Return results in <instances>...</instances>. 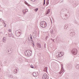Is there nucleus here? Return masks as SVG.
<instances>
[{"label": "nucleus", "mask_w": 79, "mask_h": 79, "mask_svg": "<svg viewBox=\"0 0 79 79\" xmlns=\"http://www.w3.org/2000/svg\"><path fill=\"white\" fill-rule=\"evenodd\" d=\"M25 54L26 56H31L32 55V51L28 49L25 51Z\"/></svg>", "instance_id": "nucleus-1"}, {"label": "nucleus", "mask_w": 79, "mask_h": 79, "mask_svg": "<svg viewBox=\"0 0 79 79\" xmlns=\"http://www.w3.org/2000/svg\"><path fill=\"white\" fill-rule=\"evenodd\" d=\"M60 16L61 18H62V19H67V18H68V15H65V14L61 13V12L60 13Z\"/></svg>", "instance_id": "nucleus-2"}, {"label": "nucleus", "mask_w": 79, "mask_h": 79, "mask_svg": "<svg viewBox=\"0 0 79 79\" xmlns=\"http://www.w3.org/2000/svg\"><path fill=\"white\" fill-rule=\"evenodd\" d=\"M71 52L72 54L74 55H76L77 53V50L75 48L73 49L71 51Z\"/></svg>", "instance_id": "nucleus-3"}, {"label": "nucleus", "mask_w": 79, "mask_h": 79, "mask_svg": "<svg viewBox=\"0 0 79 79\" xmlns=\"http://www.w3.org/2000/svg\"><path fill=\"white\" fill-rule=\"evenodd\" d=\"M21 35V31L20 30L17 31L15 32V35L17 37H19Z\"/></svg>", "instance_id": "nucleus-4"}, {"label": "nucleus", "mask_w": 79, "mask_h": 79, "mask_svg": "<svg viewBox=\"0 0 79 79\" xmlns=\"http://www.w3.org/2000/svg\"><path fill=\"white\" fill-rule=\"evenodd\" d=\"M73 4L74 7H76L79 5L78 2L77 1H73Z\"/></svg>", "instance_id": "nucleus-5"}, {"label": "nucleus", "mask_w": 79, "mask_h": 79, "mask_svg": "<svg viewBox=\"0 0 79 79\" xmlns=\"http://www.w3.org/2000/svg\"><path fill=\"white\" fill-rule=\"evenodd\" d=\"M70 31H71V32L70 34V36H71V37H74L75 35V33L74 32V31L72 30Z\"/></svg>", "instance_id": "nucleus-6"}, {"label": "nucleus", "mask_w": 79, "mask_h": 79, "mask_svg": "<svg viewBox=\"0 0 79 79\" xmlns=\"http://www.w3.org/2000/svg\"><path fill=\"white\" fill-rule=\"evenodd\" d=\"M48 76L46 74H44L43 76L42 79H48Z\"/></svg>", "instance_id": "nucleus-7"}, {"label": "nucleus", "mask_w": 79, "mask_h": 79, "mask_svg": "<svg viewBox=\"0 0 79 79\" xmlns=\"http://www.w3.org/2000/svg\"><path fill=\"white\" fill-rule=\"evenodd\" d=\"M63 71H64V69H63V67L62 66L60 72H59V74L61 75V76H62V75H63Z\"/></svg>", "instance_id": "nucleus-8"}, {"label": "nucleus", "mask_w": 79, "mask_h": 79, "mask_svg": "<svg viewBox=\"0 0 79 79\" xmlns=\"http://www.w3.org/2000/svg\"><path fill=\"white\" fill-rule=\"evenodd\" d=\"M41 26L42 27H43L44 28L46 27H47V23H46L45 24H41Z\"/></svg>", "instance_id": "nucleus-9"}, {"label": "nucleus", "mask_w": 79, "mask_h": 79, "mask_svg": "<svg viewBox=\"0 0 79 79\" xmlns=\"http://www.w3.org/2000/svg\"><path fill=\"white\" fill-rule=\"evenodd\" d=\"M33 75L34 77H37V72L34 73H33Z\"/></svg>", "instance_id": "nucleus-10"}, {"label": "nucleus", "mask_w": 79, "mask_h": 79, "mask_svg": "<svg viewBox=\"0 0 79 79\" xmlns=\"http://www.w3.org/2000/svg\"><path fill=\"white\" fill-rule=\"evenodd\" d=\"M27 43H29L30 42H31V40H30L29 37H28V38H27Z\"/></svg>", "instance_id": "nucleus-11"}, {"label": "nucleus", "mask_w": 79, "mask_h": 79, "mask_svg": "<svg viewBox=\"0 0 79 79\" xmlns=\"http://www.w3.org/2000/svg\"><path fill=\"white\" fill-rule=\"evenodd\" d=\"M37 46L38 48H41V47H42V46H41V44L39 43H38L37 44Z\"/></svg>", "instance_id": "nucleus-12"}, {"label": "nucleus", "mask_w": 79, "mask_h": 79, "mask_svg": "<svg viewBox=\"0 0 79 79\" xmlns=\"http://www.w3.org/2000/svg\"><path fill=\"white\" fill-rule=\"evenodd\" d=\"M50 10L48 9L46 13V15H48V14L50 13Z\"/></svg>", "instance_id": "nucleus-13"}, {"label": "nucleus", "mask_w": 79, "mask_h": 79, "mask_svg": "<svg viewBox=\"0 0 79 79\" xmlns=\"http://www.w3.org/2000/svg\"><path fill=\"white\" fill-rule=\"evenodd\" d=\"M46 23H46L44 21H43L41 22V23H40V25L41 24H46Z\"/></svg>", "instance_id": "nucleus-14"}, {"label": "nucleus", "mask_w": 79, "mask_h": 79, "mask_svg": "<svg viewBox=\"0 0 79 79\" xmlns=\"http://www.w3.org/2000/svg\"><path fill=\"white\" fill-rule=\"evenodd\" d=\"M14 74H16L17 73V72L18 71V70L17 69H14Z\"/></svg>", "instance_id": "nucleus-15"}, {"label": "nucleus", "mask_w": 79, "mask_h": 79, "mask_svg": "<svg viewBox=\"0 0 79 79\" xmlns=\"http://www.w3.org/2000/svg\"><path fill=\"white\" fill-rule=\"evenodd\" d=\"M47 69H48V68L47 67H45L44 69V71L47 72Z\"/></svg>", "instance_id": "nucleus-16"}, {"label": "nucleus", "mask_w": 79, "mask_h": 79, "mask_svg": "<svg viewBox=\"0 0 79 79\" xmlns=\"http://www.w3.org/2000/svg\"><path fill=\"white\" fill-rule=\"evenodd\" d=\"M32 45L33 47L35 46V44H34V42L33 41L32 42Z\"/></svg>", "instance_id": "nucleus-17"}, {"label": "nucleus", "mask_w": 79, "mask_h": 79, "mask_svg": "<svg viewBox=\"0 0 79 79\" xmlns=\"http://www.w3.org/2000/svg\"><path fill=\"white\" fill-rule=\"evenodd\" d=\"M76 68L78 69H79V64L77 65L76 66Z\"/></svg>", "instance_id": "nucleus-18"}, {"label": "nucleus", "mask_w": 79, "mask_h": 79, "mask_svg": "<svg viewBox=\"0 0 79 79\" xmlns=\"http://www.w3.org/2000/svg\"><path fill=\"white\" fill-rule=\"evenodd\" d=\"M78 76V74L77 72H75L74 74V76Z\"/></svg>", "instance_id": "nucleus-19"}, {"label": "nucleus", "mask_w": 79, "mask_h": 79, "mask_svg": "<svg viewBox=\"0 0 79 79\" xmlns=\"http://www.w3.org/2000/svg\"><path fill=\"white\" fill-rule=\"evenodd\" d=\"M47 3H46V6H47L48 5V4H49V0H47Z\"/></svg>", "instance_id": "nucleus-20"}, {"label": "nucleus", "mask_w": 79, "mask_h": 79, "mask_svg": "<svg viewBox=\"0 0 79 79\" xmlns=\"http://www.w3.org/2000/svg\"><path fill=\"white\" fill-rule=\"evenodd\" d=\"M25 4L27 5V6H29V4H28V3H27V2L26 1L25 2Z\"/></svg>", "instance_id": "nucleus-21"}, {"label": "nucleus", "mask_w": 79, "mask_h": 79, "mask_svg": "<svg viewBox=\"0 0 79 79\" xmlns=\"http://www.w3.org/2000/svg\"><path fill=\"white\" fill-rule=\"evenodd\" d=\"M51 33L52 35H53V34H54V32L53 31V30H52V31H51Z\"/></svg>", "instance_id": "nucleus-22"}, {"label": "nucleus", "mask_w": 79, "mask_h": 79, "mask_svg": "<svg viewBox=\"0 0 79 79\" xmlns=\"http://www.w3.org/2000/svg\"><path fill=\"white\" fill-rule=\"evenodd\" d=\"M2 40L4 42H6V41H5V37L2 39Z\"/></svg>", "instance_id": "nucleus-23"}, {"label": "nucleus", "mask_w": 79, "mask_h": 79, "mask_svg": "<svg viewBox=\"0 0 79 79\" xmlns=\"http://www.w3.org/2000/svg\"><path fill=\"white\" fill-rule=\"evenodd\" d=\"M38 10H39V8H37L35 9V11L36 12H37V11H38Z\"/></svg>", "instance_id": "nucleus-24"}, {"label": "nucleus", "mask_w": 79, "mask_h": 79, "mask_svg": "<svg viewBox=\"0 0 79 79\" xmlns=\"http://www.w3.org/2000/svg\"><path fill=\"white\" fill-rule=\"evenodd\" d=\"M45 0H44V3H43L44 6V5H45Z\"/></svg>", "instance_id": "nucleus-25"}, {"label": "nucleus", "mask_w": 79, "mask_h": 79, "mask_svg": "<svg viewBox=\"0 0 79 79\" xmlns=\"http://www.w3.org/2000/svg\"><path fill=\"white\" fill-rule=\"evenodd\" d=\"M30 39L32 38V35H30Z\"/></svg>", "instance_id": "nucleus-26"}, {"label": "nucleus", "mask_w": 79, "mask_h": 79, "mask_svg": "<svg viewBox=\"0 0 79 79\" xmlns=\"http://www.w3.org/2000/svg\"><path fill=\"white\" fill-rule=\"evenodd\" d=\"M30 67L31 68H34V66H33V65H30Z\"/></svg>", "instance_id": "nucleus-27"}, {"label": "nucleus", "mask_w": 79, "mask_h": 79, "mask_svg": "<svg viewBox=\"0 0 79 79\" xmlns=\"http://www.w3.org/2000/svg\"><path fill=\"white\" fill-rule=\"evenodd\" d=\"M10 77H11V78H13V75H10Z\"/></svg>", "instance_id": "nucleus-28"}, {"label": "nucleus", "mask_w": 79, "mask_h": 79, "mask_svg": "<svg viewBox=\"0 0 79 79\" xmlns=\"http://www.w3.org/2000/svg\"><path fill=\"white\" fill-rule=\"evenodd\" d=\"M60 56H58V55H57L56 56V57H57V58H59V57H60Z\"/></svg>", "instance_id": "nucleus-29"}, {"label": "nucleus", "mask_w": 79, "mask_h": 79, "mask_svg": "<svg viewBox=\"0 0 79 79\" xmlns=\"http://www.w3.org/2000/svg\"><path fill=\"white\" fill-rule=\"evenodd\" d=\"M24 11H26V12H27V11H28V10L27 9L25 10Z\"/></svg>", "instance_id": "nucleus-30"}, {"label": "nucleus", "mask_w": 79, "mask_h": 79, "mask_svg": "<svg viewBox=\"0 0 79 79\" xmlns=\"http://www.w3.org/2000/svg\"><path fill=\"white\" fill-rule=\"evenodd\" d=\"M65 29H66L67 27H66V26H64Z\"/></svg>", "instance_id": "nucleus-31"}, {"label": "nucleus", "mask_w": 79, "mask_h": 79, "mask_svg": "<svg viewBox=\"0 0 79 79\" xmlns=\"http://www.w3.org/2000/svg\"><path fill=\"white\" fill-rule=\"evenodd\" d=\"M48 36H47L46 38V40H47V38H48Z\"/></svg>", "instance_id": "nucleus-32"}, {"label": "nucleus", "mask_w": 79, "mask_h": 79, "mask_svg": "<svg viewBox=\"0 0 79 79\" xmlns=\"http://www.w3.org/2000/svg\"><path fill=\"white\" fill-rule=\"evenodd\" d=\"M9 32H11V30H9Z\"/></svg>", "instance_id": "nucleus-33"}, {"label": "nucleus", "mask_w": 79, "mask_h": 79, "mask_svg": "<svg viewBox=\"0 0 79 79\" xmlns=\"http://www.w3.org/2000/svg\"><path fill=\"white\" fill-rule=\"evenodd\" d=\"M30 39H31V41H33V40H32V39H31V38H30Z\"/></svg>", "instance_id": "nucleus-34"}, {"label": "nucleus", "mask_w": 79, "mask_h": 79, "mask_svg": "<svg viewBox=\"0 0 79 79\" xmlns=\"http://www.w3.org/2000/svg\"><path fill=\"white\" fill-rule=\"evenodd\" d=\"M31 0V1H32L33 2H35V0Z\"/></svg>", "instance_id": "nucleus-35"}, {"label": "nucleus", "mask_w": 79, "mask_h": 79, "mask_svg": "<svg viewBox=\"0 0 79 79\" xmlns=\"http://www.w3.org/2000/svg\"><path fill=\"white\" fill-rule=\"evenodd\" d=\"M69 66H70V67H71V68H72V66L71 65H69Z\"/></svg>", "instance_id": "nucleus-36"}, {"label": "nucleus", "mask_w": 79, "mask_h": 79, "mask_svg": "<svg viewBox=\"0 0 79 79\" xmlns=\"http://www.w3.org/2000/svg\"><path fill=\"white\" fill-rule=\"evenodd\" d=\"M53 42H55V41H54V40H52Z\"/></svg>", "instance_id": "nucleus-37"}, {"label": "nucleus", "mask_w": 79, "mask_h": 79, "mask_svg": "<svg viewBox=\"0 0 79 79\" xmlns=\"http://www.w3.org/2000/svg\"><path fill=\"white\" fill-rule=\"evenodd\" d=\"M6 24H5V26L4 27H6Z\"/></svg>", "instance_id": "nucleus-38"}, {"label": "nucleus", "mask_w": 79, "mask_h": 79, "mask_svg": "<svg viewBox=\"0 0 79 79\" xmlns=\"http://www.w3.org/2000/svg\"><path fill=\"white\" fill-rule=\"evenodd\" d=\"M51 40H53V39H52V38H51Z\"/></svg>", "instance_id": "nucleus-39"}, {"label": "nucleus", "mask_w": 79, "mask_h": 79, "mask_svg": "<svg viewBox=\"0 0 79 79\" xmlns=\"http://www.w3.org/2000/svg\"><path fill=\"white\" fill-rule=\"evenodd\" d=\"M60 54H58V56H60Z\"/></svg>", "instance_id": "nucleus-40"}, {"label": "nucleus", "mask_w": 79, "mask_h": 79, "mask_svg": "<svg viewBox=\"0 0 79 79\" xmlns=\"http://www.w3.org/2000/svg\"><path fill=\"white\" fill-rule=\"evenodd\" d=\"M4 24H5V23H4Z\"/></svg>", "instance_id": "nucleus-41"}, {"label": "nucleus", "mask_w": 79, "mask_h": 79, "mask_svg": "<svg viewBox=\"0 0 79 79\" xmlns=\"http://www.w3.org/2000/svg\"><path fill=\"white\" fill-rule=\"evenodd\" d=\"M9 37H11V36H10V35H9Z\"/></svg>", "instance_id": "nucleus-42"}, {"label": "nucleus", "mask_w": 79, "mask_h": 79, "mask_svg": "<svg viewBox=\"0 0 79 79\" xmlns=\"http://www.w3.org/2000/svg\"><path fill=\"white\" fill-rule=\"evenodd\" d=\"M0 21H1V19H0Z\"/></svg>", "instance_id": "nucleus-43"}, {"label": "nucleus", "mask_w": 79, "mask_h": 79, "mask_svg": "<svg viewBox=\"0 0 79 79\" xmlns=\"http://www.w3.org/2000/svg\"><path fill=\"white\" fill-rule=\"evenodd\" d=\"M23 13H24V10H23Z\"/></svg>", "instance_id": "nucleus-44"}, {"label": "nucleus", "mask_w": 79, "mask_h": 79, "mask_svg": "<svg viewBox=\"0 0 79 79\" xmlns=\"http://www.w3.org/2000/svg\"><path fill=\"white\" fill-rule=\"evenodd\" d=\"M60 54H61V52H60Z\"/></svg>", "instance_id": "nucleus-45"}]
</instances>
